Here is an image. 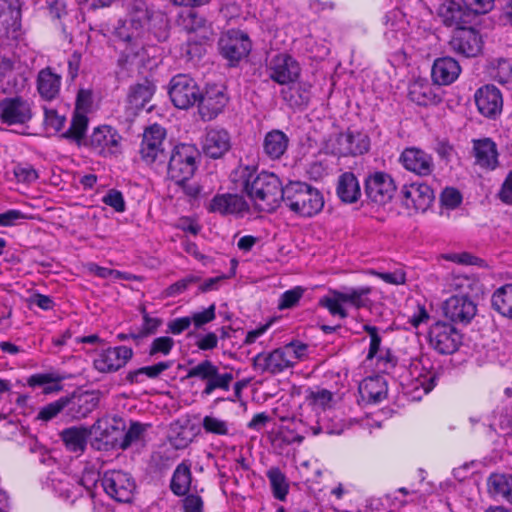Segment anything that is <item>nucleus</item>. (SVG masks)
<instances>
[{
    "label": "nucleus",
    "instance_id": "f257e3e1",
    "mask_svg": "<svg viewBox=\"0 0 512 512\" xmlns=\"http://www.w3.org/2000/svg\"><path fill=\"white\" fill-rule=\"evenodd\" d=\"M241 177L243 190L258 210L272 212L283 201L285 187L274 173L263 171L254 174L246 167Z\"/></svg>",
    "mask_w": 512,
    "mask_h": 512
},
{
    "label": "nucleus",
    "instance_id": "f03ea898",
    "mask_svg": "<svg viewBox=\"0 0 512 512\" xmlns=\"http://www.w3.org/2000/svg\"><path fill=\"white\" fill-rule=\"evenodd\" d=\"M371 286L345 287L343 290L330 289L328 294L319 299V306L327 309L333 317L345 319L348 311L345 306L355 309L368 308L372 301Z\"/></svg>",
    "mask_w": 512,
    "mask_h": 512
},
{
    "label": "nucleus",
    "instance_id": "7ed1b4c3",
    "mask_svg": "<svg viewBox=\"0 0 512 512\" xmlns=\"http://www.w3.org/2000/svg\"><path fill=\"white\" fill-rule=\"evenodd\" d=\"M292 212L302 217H312L324 207L322 193L304 182H290L285 186L282 201Z\"/></svg>",
    "mask_w": 512,
    "mask_h": 512
},
{
    "label": "nucleus",
    "instance_id": "20e7f679",
    "mask_svg": "<svg viewBox=\"0 0 512 512\" xmlns=\"http://www.w3.org/2000/svg\"><path fill=\"white\" fill-rule=\"evenodd\" d=\"M200 152L193 144L181 143L170 152L167 175L174 183L191 180L196 169Z\"/></svg>",
    "mask_w": 512,
    "mask_h": 512
},
{
    "label": "nucleus",
    "instance_id": "39448f33",
    "mask_svg": "<svg viewBox=\"0 0 512 512\" xmlns=\"http://www.w3.org/2000/svg\"><path fill=\"white\" fill-rule=\"evenodd\" d=\"M186 378L200 380L204 384L201 397L206 398L216 391H229L234 376L230 372H221L216 364L206 359L191 367Z\"/></svg>",
    "mask_w": 512,
    "mask_h": 512
},
{
    "label": "nucleus",
    "instance_id": "423d86ee",
    "mask_svg": "<svg viewBox=\"0 0 512 512\" xmlns=\"http://www.w3.org/2000/svg\"><path fill=\"white\" fill-rule=\"evenodd\" d=\"M165 139L166 131L158 124L148 127L143 133L140 155L146 164L155 169L163 168L167 160Z\"/></svg>",
    "mask_w": 512,
    "mask_h": 512
},
{
    "label": "nucleus",
    "instance_id": "0eeeda50",
    "mask_svg": "<svg viewBox=\"0 0 512 512\" xmlns=\"http://www.w3.org/2000/svg\"><path fill=\"white\" fill-rule=\"evenodd\" d=\"M168 95L175 107L186 110L199 101L201 89L191 76L177 74L169 82Z\"/></svg>",
    "mask_w": 512,
    "mask_h": 512
},
{
    "label": "nucleus",
    "instance_id": "6e6552de",
    "mask_svg": "<svg viewBox=\"0 0 512 512\" xmlns=\"http://www.w3.org/2000/svg\"><path fill=\"white\" fill-rule=\"evenodd\" d=\"M462 334L452 323L437 321L428 331L430 346L439 354L449 355L456 352L462 344Z\"/></svg>",
    "mask_w": 512,
    "mask_h": 512
},
{
    "label": "nucleus",
    "instance_id": "1a4fd4ad",
    "mask_svg": "<svg viewBox=\"0 0 512 512\" xmlns=\"http://www.w3.org/2000/svg\"><path fill=\"white\" fill-rule=\"evenodd\" d=\"M102 486L106 494L120 503H130L135 495L134 478L122 470L106 471L102 477Z\"/></svg>",
    "mask_w": 512,
    "mask_h": 512
},
{
    "label": "nucleus",
    "instance_id": "9d476101",
    "mask_svg": "<svg viewBox=\"0 0 512 512\" xmlns=\"http://www.w3.org/2000/svg\"><path fill=\"white\" fill-rule=\"evenodd\" d=\"M88 145L102 157L117 156L121 153L122 136L112 126L101 125L93 129Z\"/></svg>",
    "mask_w": 512,
    "mask_h": 512
},
{
    "label": "nucleus",
    "instance_id": "9b49d317",
    "mask_svg": "<svg viewBox=\"0 0 512 512\" xmlns=\"http://www.w3.org/2000/svg\"><path fill=\"white\" fill-rule=\"evenodd\" d=\"M33 118V102L21 96L6 97L0 101V121L3 124L25 125Z\"/></svg>",
    "mask_w": 512,
    "mask_h": 512
},
{
    "label": "nucleus",
    "instance_id": "f8f14e48",
    "mask_svg": "<svg viewBox=\"0 0 512 512\" xmlns=\"http://www.w3.org/2000/svg\"><path fill=\"white\" fill-rule=\"evenodd\" d=\"M128 12L129 19L118 29L117 34L123 41L136 44L142 29L150 20L151 13L142 0L130 3Z\"/></svg>",
    "mask_w": 512,
    "mask_h": 512
},
{
    "label": "nucleus",
    "instance_id": "ddd939ff",
    "mask_svg": "<svg viewBox=\"0 0 512 512\" xmlns=\"http://www.w3.org/2000/svg\"><path fill=\"white\" fill-rule=\"evenodd\" d=\"M396 191L393 178L386 172L375 171L365 180V194L367 198L378 205L388 203Z\"/></svg>",
    "mask_w": 512,
    "mask_h": 512
},
{
    "label": "nucleus",
    "instance_id": "4468645a",
    "mask_svg": "<svg viewBox=\"0 0 512 512\" xmlns=\"http://www.w3.org/2000/svg\"><path fill=\"white\" fill-rule=\"evenodd\" d=\"M267 71L274 82L287 85L298 79L301 69L292 56L280 53L271 58L267 65Z\"/></svg>",
    "mask_w": 512,
    "mask_h": 512
},
{
    "label": "nucleus",
    "instance_id": "2eb2a0df",
    "mask_svg": "<svg viewBox=\"0 0 512 512\" xmlns=\"http://www.w3.org/2000/svg\"><path fill=\"white\" fill-rule=\"evenodd\" d=\"M0 35L12 40L22 36L19 0H0Z\"/></svg>",
    "mask_w": 512,
    "mask_h": 512
},
{
    "label": "nucleus",
    "instance_id": "dca6fc26",
    "mask_svg": "<svg viewBox=\"0 0 512 512\" xmlns=\"http://www.w3.org/2000/svg\"><path fill=\"white\" fill-rule=\"evenodd\" d=\"M403 205L415 212H425L434 200L432 188L425 183L405 184L400 190Z\"/></svg>",
    "mask_w": 512,
    "mask_h": 512
},
{
    "label": "nucleus",
    "instance_id": "f3484780",
    "mask_svg": "<svg viewBox=\"0 0 512 512\" xmlns=\"http://www.w3.org/2000/svg\"><path fill=\"white\" fill-rule=\"evenodd\" d=\"M132 357L133 350L130 347H110L97 354L93 366L98 372L112 373L124 367Z\"/></svg>",
    "mask_w": 512,
    "mask_h": 512
},
{
    "label": "nucleus",
    "instance_id": "a211bd4d",
    "mask_svg": "<svg viewBox=\"0 0 512 512\" xmlns=\"http://www.w3.org/2000/svg\"><path fill=\"white\" fill-rule=\"evenodd\" d=\"M49 486L55 494L70 503L82 496L84 488L82 481L77 477L63 471L52 472L49 477Z\"/></svg>",
    "mask_w": 512,
    "mask_h": 512
},
{
    "label": "nucleus",
    "instance_id": "6ab92c4d",
    "mask_svg": "<svg viewBox=\"0 0 512 512\" xmlns=\"http://www.w3.org/2000/svg\"><path fill=\"white\" fill-rule=\"evenodd\" d=\"M443 312L452 322L468 324L476 315L477 306L465 294L452 295L444 302Z\"/></svg>",
    "mask_w": 512,
    "mask_h": 512
},
{
    "label": "nucleus",
    "instance_id": "aec40b11",
    "mask_svg": "<svg viewBox=\"0 0 512 512\" xmlns=\"http://www.w3.org/2000/svg\"><path fill=\"white\" fill-rule=\"evenodd\" d=\"M482 37L480 33L471 27H460L455 30L451 40V49L465 57H475L482 50Z\"/></svg>",
    "mask_w": 512,
    "mask_h": 512
},
{
    "label": "nucleus",
    "instance_id": "412c9836",
    "mask_svg": "<svg viewBox=\"0 0 512 512\" xmlns=\"http://www.w3.org/2000/svg\"><path fill=\"white\" fill-rule=\"evenodd\" d=\"M228 102V97L218 86L207 87L205 92H201V98L198 104L199 115L202 120L210 121L215 119L224 109Z\"/></svg>",
    "mask_w": 512,
    "mask_h": 512
},
{
    "label": "nucleus",
    "instance_id": "4be33fe9",
    "mask_svg": "<svg viewBox=\"0 0 512 512\" xmlns=\"http://www.w3.org/2000/svg\"><path fill=\"white\" fill-rule=\"evenodd\" d=\"M219 46L223 57L232 63L238 62L247 56L251 50V42L248 36L239 31H233L222 37Z\"/></svg>",
    "mask_w": 512,
    "mask_h": 512
},
{
    "label": "nucleus",
    "instance_id": "5701e85b",
    "mask_svg": "<svg viewBox=\"0 0 512 512\" xmlns=\"http://www.w3.org/2000/svg\"><path fill=\"white\" fill-rule=\"evenodd\" d=\"M475 103L478 111L487 118L498 116L503 107L501 92L493 85L479 88L475 93Z\"/></svg>",
    "mask_w": 512,
    "mask_h": 512
},
{
    "label": "nucleus",
    "instance_id": "b1692460",
    "mask_svg": "<svg viewBox=\"0 0 512 512\" xmlns=\"http://www.w3.org/2000/svg\"><path fill=\"white\" fill-rule=\"evenodd\" d=\"M209 211L221 215L243 216L249 210V204L243 196L224 193L213 197L209 204Z\"/></svg>",
    "mask_w": 512,
    "mask_h": 512
},
{
    "label": "nucleus",
    "instance_id": "393cba45",
    "mask_svg": "<svg viewBox=\"0 0 512 512\" xmlns=\"http://www.w3.org/2000/svg\"><path fill=\"white\" fill-rule=\"evenodd\" d=\"M256 370L262 373L278 374L292 368L284 347L270 353H258L253 359Z\"/></svg>",
    "mask_w": 512,
    "mask_h": 512
},
{
    "label": "nucleus",
    "instance_id": "a878e982",
    "mask_svg": "<svg viewBox=\"0 0 512 512\" xmlns=\"http://www.w3.org/2000/svg\"><path fill=\"white\" fill-rule=\"evenodd\" d=\"M400 162L405 169L420 175L427 176L434 170L432 156L418 148H406L400 155Z\"/></svg>",
    "mask_w": 512,
    "mask_h": 512
},
{
    "label": "nucleus",
    "instance_id": "bb28decb",
    "mask_svg": "<svg viewBox=\"0 0 512 512\" xmlns=\"http://www.w3.org/2000/svg\"><path fill=\"white\" fill-rule=\"evenodd\" d=\"M230 148V135L225 129H207L202 142V149L206 156L218 159L224 156Z\"/></svg>",
    "mask_w": 512,
    "mask_h": 512
},
{
    "label": "nucleus",
    "instance_id": "cd10ccee",
    "mask_svg": "<svg viewBox=\"0 0 512 512\" xmlns=\"http://www.w3.org/2000/svg\"><path fill=\"white\" fill-rule=\"evenodd\" d=\"M437 15L447 27L455 30L469 23L470 13L456 0H443L437 9Z\"/></svg>",
    "mask_w": 512,
    "mask_h": 512
},
{
    "label": "nucleus",
    "instance_id": "c85d7f7f",
    "mask_svg": "<svg viewBox=\"0 0 512 512\" xmlns=\"http://www.w3.org/2000/svg\"><path fill=\"white\" fill-rule=\"evenodd\" d=\"M461 73V66L457 60L445 56L437 58L431 69V78L435 84L450 85L455 82Z\"/></svg>",
    "mask_w": 512,
    "mask_h": 512
},
{
    "label": "nucleus",
    "instance_id": "c756f323",
    "mask_svg": "<svg viewBox=\"0 0 512 512\" xmlns=\"http://www.w3.org/2000/svg\"><path fill=\"white\" fill-rule=\"evenodd\" d=\"M358 392L363 403L376 404L386 398L387 384L383 376H370L360 382Z\"/></svg>",
    "mask_w": 512,
    "mask_h": 512
},
{
    "label": "nucleus",
    "instance_id": "7c9ffc66",
    "mask_svg": "<svg viewBox=\"0 0 512 512\" xmlns=\"http://www.w3.org/2000/svg\"><path fill=\"white\" fill-rule=\"evenodd\" d=\"M62 77L54 72L52 68L46 67L41 69L37 75V91L42 99L52 101L60 93Z\"/></svg>",
    "mask_w": 512,
    "mask_h": 512
},
{
    "label": "nucleus",
    "instance_id": "2f4dec72",
    "mask_svg": "<svg viewBox=\"0 0 512 512\" xmlns=\"http://www.w3.org/2000/svg\"><path fill=\"white\" fill-rule=\"evenodd\" d=\"M476 163L483 168L494 169L498 164L496 144L490 138L473 140Z\"/></svg>",
    "mask_w": 512,
    "mask_h": 512
},
{
    "label": "nucleus",
    "instance_id": "473e14b6",
    "mask_svg": "<svg viewBox=\"0 0 512 512\" xmlns=\"http://www.w3.org/2000/svg\"><path fill=\"white\" fill-rule=\"evenodd\" d=\"M289 145L288 136L280 130L268 132L263 141L264 153L272 160L280 159L287 151Z\"/></svg>",
    "mask_w": 512,
    "mask_h": 512
},
{
    "label": "nucleus",
    "instance_id": "72a5a7b5",
    "mask_svg": "<svg viewBox=\"0 0 512 512\" xmlns=\"http://www.w3.org/2000/svg\"><path fill=\"white\" fill-rule=\"evenodd\" d=\"M181 25L187 33H197L201 42L209 40L212 35L211 25L195 11H189L186 15H182Z\"/></svg>",
    "mask_w": 512,
    "mask_h": 512
},
{
    "label": "nucleus",
    "instance_id": "f704fd0d",
    "mask_svg": "<svg viewBox=\"0 0 512 512\" xmlns=\"http://www.w3.org/2000/svg\"><path fill=\"white\" fill-rule=\"evenodd\" d=\"M488 491L512 504V472L493 473L487 480Z\"/></svg>",
    "mask_w": 512,
    "mask_h": 512
},
{
    "label": "nucleus",
    "instance_id": "c9c22d12",
    "mask_svg": "<svg viewBox=\"0 0 512 512\" xmlns=\"http://www.w3.org/2000/svg\"><path fill=\"white\" fill-rule=\"evenodd\" d=\"M173 365V361H161L154 365L144 366L126 374L125 380L130 384H141L147 378L157 379L164 371L170 369Z\"/></svg>",
    "mask_w": 512,
    "mask_h": 512
},
{
    "label": "nucleus",
    "instance_id": "e433bc0d",
    "mask_svg": "<svg viewBox=\"0 0 512 512\" xmlns=\"http://www.w3.org/2000/svg\"><path fill=\"white\" fill-rule=\"evenodd\" d=\"M90 432L84 427H70L61 432V439L67 450L82 454L86 448Z\"/></svg>",
    "mask_w": 512,
    "mask_h": 512
},
{
    "label": "nucleus",
    "instance_id": "4c0bfd02",
    "mask_svg": "<svg viewBox=\"0 0 512 512\" xmlns=\"http://www.w3.org/2000/svg\"><path fill=\"white\" fill-rule=\"evenodd\" d=\"M337 195L345 203H354L361 196V189L356 176L351 172L343 173L337 184Z\"/></svg>",
    "mask_w": 512,
    "mask_h": 512
},
{
    "label": "nucleus",
    "instance_id": "58836bf2",
    "mask_svg": "<svg viewBox=\"0 0 512 512\" xmlns=\"http://www.w3.org/2000/svg\"><path fill=\"white\" fill-rule=\"evenodd\" d=\"M155 85L148 79L132 85L128 93V102L135 109H143L151 100Z\"/></svg>",
    "mask_w": 512,
    "mask_h": 512
},
{
    "label": "nucleus",
    "instance_id": "ea45409f",
    "mask_svg": "<svg viewBox=\"0 0 512 512\" xmlns=\"http://www.w3.org/2000/svg\"><path fill=\"white\" fill-rule=\"evenodd\" d=\"M192 483L191 465L188 462L180 463L173 472L170 488L177 496L186 495Z\"/></svg>",
    "mask_w": 512,
    "mask_h": 512
},
{
    "label": "nucleus",
    "instance_id": "a19ab883",
    "mask_svg": "<svg viewBox=\"0 0 512 512\" xmlns=\"http://www.w3.org/2000/svg\"><path fill=\"white\" fill-rule=\"evenodd\" d=\"M491 305L504 317L512 319V284H506L493 293Z\"/></svg>",
    "mask_w": 512,
    "mask_h": 512
},
{
    "label": "nucleus",
    "instance_id": "79ce46f5",
    "mask_svg": "<svg viewBox=\"0 0 512 512\" xmlns=\"http://www.w3.org/2000/svg\"><path fill=\"white\" fill-rule=\"evenodd\" d=\"M273 496L284 501L289 493V481L286 475L278 467H271L266 472Z\"/></svg>",
    "mask_w": 512,
    "mask_h": 512
},
{
    "label": "nucleus",
    "instance_id": "37998d69",
    "mask_svg": "<svg viewBox=\"0 0 512 512\" xmlns=\"http://www.w3.org/2000/svg\"><path fill=\"white\" fill-rule=\"evenodd\" d=\"M333 394L327 389L309 390L305 397V404L318 415L330 407Z\"/></svg>",
    "mask_w": 512,
    "mask_h": 512
},
{
    "label": "nucleus",
    "instance_id": "c03bdc74",
    "mask_svg": "<svg viewBox=\"0 0 512 512\" xmlns=\"http://www.w3.org/2000/svg\"><path fill=\"white\" fill-rule=\"evenodd\" d=\"M88 117L84 111H74L69 129L63 134L67 139L80 143L86 134Z\"/></svg>",
    "mask_w": 512,
    "mask_h": 512
},
{
    "label": "nucleus",
    "instance_id": "a18cd8bd",
    "mask_svg": "<svg viewBox=\"0 0 512 512\" xmlns=\"http://www.w3.org/2000/svg\"><path fill=\"white\" fill-rule=\"evenodd\" d=\"M435 379L436 375L434 372L419 373L411 383L412 398L420 400L424 395L428 394L435 386Z\"/></svg>",
    "mask_w": 512,
    "mask_h": 512
},
{
    "label": "nucleus",
    "instance_id": "49530a36",
    "mask_svg": "<svg viewBox=\"0 0 512 512\" xmlns=\"http://www.w3.org/2000/svg\"><path fill=\"white\" fill-rule=\"evenodd\" d=\"M348 148L350 156L362 155L368 152L370 147V139L367 134L360 131L347 130Z\"/></svg>",
    "mask_w": 512,
    "mask_h": 512
},
{
    "label": "nucleus",
    "instance_id": "de8ad7c7",
    "mask_svg": "<svg viewBox=\"0 0 512 512\" xmlns=\"http://www.w3.org/2000/svg\"><path fill=\"white\" fill-rule=\"evenodd\" d=\"M202 428L206 434H212L216 436L231 435V425L229 422L214 415L204 416L202 419Z\"/></svg>",
    "mask_w": 512,
    "mask_h": 512
},
{
    "label": "nucleus",
    "instance_id": "09e8293b",
    "mask_svg": "<svg viewBox=\"0 0 512 512\" xmlns=\"http://www.w3.org/2000/svg\"><path fill=\"white\" fill-rule=\"evenodd\" d=\"M87 270L102 279H108L113 282L118 280H130L131 276L125 272H121L119 270L110 269L107 267H101L95 263H89L87 265Z\"/></svg>",
    "mask_w": 512,
    "mask_h": 512
},
{
    "label": "nucleus",
    "instance_id": "8fccbe9b",
    "mask_svg": "<svg viewBox=\"0 0 512 512\" xmlns=\"http://www.w3.org/2000/svg\"><path fill=\"white\" fill-rule=\"evenodd\" d=\"M174 345V340L169 336L157 337L151 342L148 354L151 357L167 356L172 351Z\"/></svg>",
    "mask_w": 512,
    "mask_h": 512
},
{
    "label": "nucleus",
    "instance_id": "3c124183",
    "mask_svg": "<svg viewBox=\"0 0 512 512\" xmlns=\"http://www.w3.org/2000/svg\"><path fill=\"white\" fill-rule=\"evenodd\" d=\"M291 367H294L299 361L308 356V345L300 341H293L283 346Z\"/></svg>",
    "mask_w": 512,
    "mask_h": 512
},
{
    "label": "nucleus",
    "instance_id": "603ef678",
    "mask_svg": "<svg viewBox=\"0 0 512 512\" xmlns=\"http://www.w3.org/2000/svg\"><path fill=\"white\" fill-rule=\"evenodd\" d=\"M73 404L68 398H60L52 403L42 407L37 418L43 421H49L56 417L66 406Z\"/></svg>",
    "mask_w": 512,
    "mask_h": 512
},
{
    "label": "nucleus",
    "instance_id": "864d4df0",
    "mask_svg": "<svg viewBox=\"0 0 512 512\" xmlns=\"http://www.w3.org/2000/svg\"><path fill=\"white\" fill-rule=\"evenodd\" d=\"M327 149L337 156H350L346 132L331 137L327 142Z\"/></svg>",
    "mask_w": 512,
    "mask_h": 512
},
{
    "label": "nucleus",
    "instance_id": "5fc2aeb1",
    "mask_svg": "<svg viewBox=\"0 0 512 512\" xmlns=\"http://www.w3.org/2000/svg\"><path fill=\"white\" fill-rule=\"evenodd\" d=\"M304 294V289L296 286L290 290L285 291L279 299L278 309L285 310L295 307Z\"/></svg>",
    "mask_w": 512,
    "mask_h": 512
},
{
    "label": "nucleus",
    "instance_id": "6e6d98bb",
    "mask_svg": "<svg viewBox=\"0 0 512 512\" xmlns=\"http://www.w3.org/2000/svg\"><path fill=\"white\" fill-rule=\"evenodd\" d=\"M161 325V320L156 317H151L148 313L144 312L143 314V323L137 335H132L133 339L143 338L149 335L156 333L159 326Z\"/></svg>",
    "mask_w": 512,
    "mask_h": 512
},
{
    "label": "nucleus",
    "instance_id": "4d7b16f0",
    "mask_svg": "<svg viewBox=\"0 0 512 512\" xmlns=\"http://www.w3.org/2000/svg\"><path fill=\"white\" fill-rule=\"evenodd\" d=\"M190 318L192 319V324L195 328H201L216 318V305L211 304L208 308L202 311L193 312Z\"/></svg>",
    "mask_w": 512,
    "mask_h": 512
},
{
    "label": "nucleus",
    "instance_id": "13d9d810",
    "mask_svg": "<svg viewBox=\"0 0 512 512\" xmlns=\"http://www.w3.org/2000/svg\"><path fill=\"white\" fill-rule=\"evenodd\" d=\"M363 330L368 333L370 337V345L367 354V359H373L380 349L382 338L379 334V329L376 326L365 324Z\"/></svg>",
    "mask_w": 512,
    "mask_h": 512
},
{
    "label": "nucleus",
    "instance_id": "bf43d9fd",
    "mask_svg": "<svg viewBox=\"0 0 512 512\" xmlns=\"http://www.w3.org/2000/svg\"><path fill=\"white\" fill-rule=\"evenodd\" d=\"M145 431V427L140 423H132L124 434L123 440L120 443L122 449H127L133 443L139 441Z\"/></svg>",
    "mask_w": 512,
    "mask_h": 512
},
{
    "label": "nucleus",
    "instance_id": "052dcab7",
    "mask_svg": "<svg viewBox=\"0 0 512 512\" xmlns=\"http://www.w3.org/2000/svg\"><path fill=\"white\" fill-rule=\"evenodd\" d=\"M14 175L19 182L31 183L38 179L37 171L30 164H18L14 168Z\"/></svg>",
    "mask_w": 512,
    "mask_h": 512
},
{
    "label": "nucleus",
    "instance_id": "680f3d73",
    "mask_svg": "<svg viewBox=\"0 0 512 512\" xmlns=\"http://www.w3.org/2000/svg\"><path fill=\"white\" fill-rule=\"evenodd\" d=\"M219 337L214 332H208L206 334H198L196 336V347L201 351H210L217 347Z\"/></svg>",
    "mask_w": 512,
    "mask_h": 512
},
{
    "label": "nucleus",
    "instance_id": "e2e57ef3",
    "mask_svg": "<svg viewBox=\"0 0 512 512\" xmlns=\"http://www.w3.org/2000/svg\"><path fill=\"white\" fill-rule=\"evenodd\" d=\"M103 202L112 207L116 212L125 211V201L122 193L118 190L111 189L103 197Z\"/></svg>",
    "mask_w": 512,
    "mask_h": 512
},
{
    "label": "nucleus",
    "instance_id": "0e129e2a",
    "mask_svg": "<svg viewBox=\"0 0 512 512\" xmlns=\"http://www.w3.org/2000/svg\"><path fill=\"white\" fill-rule=\"evenodd\" d=\"M467 12L474 14H484L491 10L492 0H461Z\"/></svg>",
    "mask_w": 512,
    "mask_h": 512
},
{
    "label": "nucleus",
    "instance_id": "69168bd1",
    "mask_svg": "<svg viewBox=\"0 0 512 512\" xmlns=\"http://www.w3.org/2000/svg\"><path fill=\"white\" fill-rule=\"evenodd\" d=\"M371 274L376 275L384 282L392 285H401L406 281V274L401 269L395 270L394 272L371 271Z\"/></svg>",
    "mask_w": 512,
    "mask_h": 512
},
{
    "label": "nucleus",
    "instance_id": "338daca9",
    "mask_svg": "<svg viewBox=\"0 0 512 512\" xmlns=\"http://www.w3.org/2000/svg\"><path fill=\"white\" fill-rule=\"evenodd\" d=\"M462 201L460 192L455 188H446L441 194V203L450 209L456 208Z\"/></svg>",
    "mask_w": 512,
    "mask_h": 512
},
{
    "label": "nucleus",
    "instance_id": "774afa93",
    "mask_svg": "<svg viewBox=\"0 0 512 512\" xmlns=\"http://www.w3.org/2000/svg\"><path fill=\"white\" fill-rule=\"evenodd\" d=\"M183 512H204L203 499L196 494H189L182 500Z\"/></svg>",
    "mask_w": 512,
    "mask_h": 512
}]
</instances>
